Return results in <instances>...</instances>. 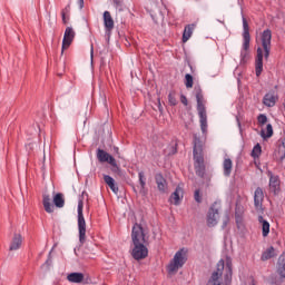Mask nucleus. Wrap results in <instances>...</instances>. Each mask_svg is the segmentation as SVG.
I'll list each match as a JSON object with an SVG mask.
<instances>
[{"mask_svg":"<svg viewBox=\"0 0 285 285\" xmlns=\"http://www.w3.org/2000/svg\"><path fill=\"white\" fill-rule=\"evenodd\" d=\"M224 275L225 284L228 285L233 281V258L226 256L225 261L217 263L216 271L213 272L207 285H222V276Z\"/></svg>","mask_w":285,"mask_h":285,"instance_id":"7ed1b4c3","label":"nucleus"},{"mask_svg":"<svg viewBox=\"0 0 285 285\" xmlns=\"http://www.w3.org/2000/svg\"><path fill=\"white\" fill-rule=\"evenodd\" d=\"M116 8H124V0H114Z\"/></svg>","mask_w":285,"mask_h":285,"instance_id":"e433bc0d","label":"nucleus"},{"mask_svg":"<svg viewBox=\"0 0 285 285\" xmlns=\"http://www.w3.org/2000/svg\"><path fill=\"white\" fill-rule=\"evenodd\" d=\"M42 204L46 213H55V206L52 205V198L48 194H43Z\"/></svg>","mask_w":285,"mask_h":285,"instance_id":"a211bd4d","label":"nucleus"},{"mask_svg":"<svg viewBox=\"0 0 285 285\" xmlns=\"http://www.w3.org/2000/svg\"><path fill=\"white\" fill-rule=\"evenodd\" d=\"M264 190L262 187H257L254 193V206L258 213H264Z\"/></svg>","mask_w":285,"mask_h":285,"instance_id":"9b49d317","label":"nucleus"},{"mask_svg":"<svg viewBox=\"0 0 285 285\" xmlns=\"http://www.w3.org/2000/svg\"><path fill=\"white\" fill-rule=\"evenodd\" d=\"M273 41V31L266 29L261 33V43L262 47L256 49V59H255V72L256 77H259L264 71V58L268 59L271 57V46Z\"/></svg>","mask_w":285,"mask_h":285,"instance_id":"f257e3e1","label":"nucleus"},{"mask_svg":"<svg viewBox=\"0 0 285 285\" xmlns=\"http://www.w3.org/2000/svg\"><path fill=\"white\" fill-rule=\"evenodd\" d=\"M181 199H184V188L180 186L176 187L175 191L170 195L169 202L174 204V206H179L181 204Z\"/></svg>","mask_w":285,"mask_h":285,"instance_id":"ddd939ff","label":"nucleus"},{"mask_svg":"<svg viewBox=\"0 0 285 285\" xmlns=\"http://www.w3.org/2000/svg\"><path fill=\"white\" fill-rule=\"evenodd\" d=\"M243 19V47L240 50V63H245L246 59L248 58V50L250 48V29L248 27V21L244 14L242 16Z\"/></svg>","mask_w":285,"mask_h":285,"instance_id":"20e7f679","label":"nucleus"},{"mask_svg":"<svg viewBox=\"0 0 285 285\" xmlns=\"http://www.w3.org/2000/svg\"><path fill=\"white\" fill-rule=\"evenodd\" d=\"M194 199H195V202H197V204H202V194H200L199 189L195 190Z\"/></svg>","mask_w":285,"mask_h":285,"instance_id":"c9c22d12","label":"nucleus"},{"mask_svg":"<svg viewBox=\"0 0 285 285\" xmlns=\"http://www.w3.org/2000/svg\"><path fill=\"white\" fill-rule=\"evenodd\" d=\"M104 181H105V184H107V186H109L110 190H112V193H115V195H117L119 193V187H117V185L115 184V178H112V176L105 175Z\"/></svg>","mask_w":285,"mask_h":285,"instance_id":"5701e85b","label":"nucleus"},{"mask_svg":"<svg viewBox=\"0 0 285 285\" xmlns=\"http://www.w3.org/2000/svg\"><path fill=\"white\" fill-rule=\"evenodd\" d=\"M277 254L275 253V247L269 246L262 253L261 259L262 262H268V259H273Z\"/></svg>","mask_w":285,"mask_h":285,"instance_id":"b1692460","label":"nucleus"},{"mask_svg":"<svg viewBox=\"0 0 285 285\" xmlns=\"http://www.w3.org/2000/svg\"><path fill=\"white\" fill-rule=\"evenodd\" d=\"M180 101L181 104H184V106H188V99L186 98V96H180Z\"/></svg>","mask_w":285,"mask_h":285,"instance_id":"4c0bfd02","label":"nucleus"},{"mask_svg":"<svg viewBox=\"0 0 285 285\" xmlns=\"http://www.w3.org/2000/svg\"><path fill=\"white\" fill-rule=\"evenodd\" d=\"M131 240L134 244L131 250V257L139 262V259H146L148 257V247H146V234L144 227L139 224H135L131 230Z\"/></svg>","mask_w":285,"mask_h":285,"instance_id":"f03ea898","label":"nucleus"},{"mask_svg":"<svg viewBox=\"0 0 285 285\" xmlns=\"http://www.w3.org/2000/svg\"><path fill=\"white\" fill-rule=\"evenodd\" d=\"M261 137L263 139H271L273 137V125L267 124L266 128L261 130Z\"/></svg>","mask_w":285,"mask_h":285,"instance_id":"bb28decb","label":"nucleus"},{"mask_svg":"<svg viewBox=\"0 0 285 285\" xmlns=\"http://www.w3.org/2000/svg\"><path fill=\"white\" fill-rule=\"evenodd\" d=\"M78 6L80 10H83V0H78Z\"/></svg>","mask_w":285,"mask_h":285,"instance_id":"58836bf2","label":"nucleus"},{"mask_svg":"<svg viewBox=\"0 0 285 285\" xmlns=\"http://www.w3.org/2000/svg\"><path fill=\"white\" fill-rule=\"evenodd\" d=\"M197 108H206V100H204V94H202V88L195 87Z\"/></svg>","mask_w":285,"mask_h":285,"instance_id":"393cba45","label":"nucleus"},{"mask_svg":"<svg viewBox=\"0 0 285 285\" xmlns=\"http://www.w3.org/2000/svg\"><path fill=\"white\" fill-rule=\"evenodd\" d=\"M258 224L262 226L263 237H268V234L271 233V223L264 219V216L261 215L258 216Z\"/></svg>","mask_w":285,"mask_h":285,"instance_id":"aec40b11","label":"nucleus"},{"mask_svg":"<svg viewBox=\"0 0 285 285\" xmlns=\"http://www.w3.org/2000/svg\"><path fill=\"white\" fill-rule=\"evenodd\" d=\"M195 30V24H187L183 32V43H186L190 37H193V31Z\"/></svg>","mask_w":285,"mask_h":285,"instance_id":"a878e982","label":"nucleus"},{"mask_svg":"<svg viewBox=\"0 0 285 285\" xmlns=\"http://www.w3.org/2000/svg\"><path fill=\"white\" fill-rule=\"evenodd\" d=\"M199 124L203 135L208 132V115L206 114V108L198 109Z\"/></svg>","mask_w":285,"mask_h":285,"instance_id":"f8f14e48","label":"nucleus"},{"mask_svg":"<svg viewBox=\"0 0 285 285\" xmlns=\"http://www.w3.org/2000/svg\"><path fill=\"white\" fill-rule=\"evenodd\" d=\"M217 219H219V207H217V203H215L208 210L207 225L209 227L217 226Z\"/></svg>","mask_w":285,"mask_h":285,"instance_id":"1a4fd4ad","label":"nucleus"},{"mask_svg":"<svg viewBox=\"0 0 285 285\" xmlns=\"http://www.w3.org/2000/svg\"><path fill=\"white\" fill-rule=\"evenodd\" d=\"M70 12V6H67L62 11H61V17H62V23H68V18L66 16Z\"/></svg>","mask_w":285,"mask_h":285,"instance_id":"72a5a7b5","label":"nucleus"},{"mask_svg":"<svg viewBox=\"0 0 285 285\" xmlns=\"http://www.w3.org/2000/svg\"><path fill=\"white\" fill-rule=\"evenodd\" d=\"M283 257H284V255H281V256H279V262H282Z\"/></svg>","mask_w":285,"mask_h":285,"instance_id":"79ce46f5","label":"nucleus"},{"mask_svg":"<svg viewBox=\"0 0 285 285\" xmlns=\"http://www.w3.org/2000/svg\"><path fill=\"white\" fill-rule=\"evenodd\" d=\"M223 173L225 177H230L233 173V160L230 158H225L223 161Z\"/></svg>","mask_w":285,"mask_h":285,"instance_id":"4be33fe9","label":"nucleus"},{"mask_svg":"<svg viewBox=\"0 0 285 285\" xmlns=\"http://www.w3.org/2000/svg\"><path fill=\"white\" fill-rule=\"evenodd\" d=\"M75 29H72V27H67L65 30V35H63V39H62V47L61 50L63 52V50L70 48V46L72 45V41H75Z\"/></svg>","mask_w":285,"mask_h":285,"instance_id":"9d476101","label":"nucleus"},{"mask_svg":"<svg viewBox=\"0 0 285 285\" xmlns=\"http://www.w3.org/2000/svg\"><path fill=\"white\" fill-rule=\"evenodd\" d=\"M115 153H117V155H119V148H115Z\"/></svg>","mask_w":285,"mask_h":285,"instance_id":"ea45409f","label":"nucleus"},{"mask_svg":"<svg viewBox=\"0 0 285 285\" xmlns=\"http://www.w3.org/2000/svg\"><path fill=\"white\" fill-rule=\"evenodd\" d=\"M277 92L275 91H269L267 92L264 98H263V104L264 106H266L267 108H273L275 106V104H277Z\"/></svg>","mask_w":285,"mask_h":285,"instance_id":"4468645a","label":"nucleus"},{"mask_svg":"<svg viewBox=\"0 0 285 285\" xmlns=\"http://www.w3.org/2000/svg\"><path fill=\"white\" fill-rule=\"evenodd\" d=\"M168 101H169V106H177V97L175 95V92H169L168 95Z\"/></svg>","mask_w":285,"mask_h":285,"instance_id":"2f4dec72","label":"nucleus"},{"mask_svg":"<svg viewBox=\"0 0 285 285\" xmlns=\"http://www.w3.org/2000/svg\"><path fill=\"white\" fill-rule=\"evenodd\" d=\"M194 161L196 171L202 175V166H204V156L202 155V142L199 139L194 140Z\"/></svg>","mask_w":285,"mask_h":285,"instance_id":"0eeeda50","label":"nucleus"},{"mask_svg":"<svg viewBox=\"0 0 285 285\" xmlns=\"http://www.w3.org/2000/svg\"><path fill=\"white\" fill-rule=\"evenodd\" d=\"M257 121H258L259 126H265V124L268 122V117H266V115H264V114H261L257 117Z\"/></svg>","mask_w":285,"mask_h":285,"instance_id":"473e14b6","label":"nucleus"},{"mask_svg":"<svg viewBox=\"0 0 285 285\" xmlns=\"http://www.w3.org/2000/svg\"><path fill=\"white\" fill-rule=\"evenodd\" d=\"M138 179H139V184L141 186V189L144 190V188H146V174H144V171H139L138 173Z\"/></svg>","mask_w":285,"mask_h":285,"instance_id":"7c9ffc66","label":"nucleus"},{"mask_svg":"<svg viewBox=\"0 0 285 285\" xmlns=\"http://www.w3.org/2000/svg\"><path fill=\"white\" fill-rule=\"evenodd\" d=\"M53 204L57 208H63L66 200L63 199V194H56L53 196Z\"/></svg>","mask_w":285,"mask_h":285,"instance_id":"cd10ccee","label":"nucleus"},{"mask_svg":"<svg viewBox=\"0 0 285 285\" xmlns=\"http://www.w3.org/2000/svg\"><path fill=\"white\" fill-rule=\"evenodd\" d=\"M252 285H255V283H253Z\"/></svg>","mask_w":285,"mask_h":285,"instance_id":"c03bdc74","label":"nucleus"},{"mask_svg":"<svg viewBox=\"0 0 285 285\" xmlns=\"http://www.w3.org/2000/svg\"><path fill=\"white\" fill-rule=\"evenodd\" d=\"M22 244H23V237L21 236V234H14L10 243L9 250H19Z\"/></svg>","mask_w":285,"mask_h":285,"instance_id":"f3484780","label":"nucleus"},{"mask_svg":"<svg viewBox=\"0 0 285 285\" xmlns=\"http://www.w3.org/2000/svg\"><path fill=\"white\" fill-rule=\"evenodd\" d=\"M259 155H262V146L259 144L255 145L252 150V157L254 159L259 158Z\"/></svg>","mask_w":285,"mask_h":285,"instance_id":"c85d7f7f","label":"nucleus"},{"mask_svg":"<svg viewBox=\"0 0 285 285\" xmlns=\"http://www.w3.org/2000/svg\"><path fill=\"white\" fill-rule=\"evenodd\" d=\"M185 86L186 88L193 87V76L190 73L185 75Z\"/></svg>","mask_w":285,"mask_h":285,"instance_id":"f704fd0d","label":"nucleus"},{"mask_svg":"<svg viewBox=\"0 0 285 285\" xmlns=\"http://www.w3.org/2000/svg\"><path fill=\"white\" fill-rule=\"evenodd\" d=\"M67 279L71 284H81V282H83V273H78V272L70 273L68 274Z\"/></svg>","mask_w":285,"mask_h":285,"instance_id":"412c9836","label":"nucleus"},{"mask_svg":"<svg viewBox=\"0 0 285 285\" xmlns=\"http://www.w3.org/2000/svg\"><path fill=\"white\" fill-rule=\"evenodd\" d=\"M184 264H186V252L184 249H180L176 252L174 258L167 266L169 275H175V273H177L179 268H184Z\"/></svg>","mask_w":285,"mask_h":285,"instance_id":"39448f33","label":"nucleus"},{"mask_svg":"<svg viewBox=\"0 0 285 285\" xmlns=\"http://www.w3.org/2000/svg\"><path fill=\"white\" fill-rule=\"evenodd\" d=\"M97 159L100 164H110L114 170H119V165H117V160L112 155L108 154V151L104 149H97Z\"/></svg>","mask_w":285,"mask_h":285,"instance_id":"6e6552de","label":"nucleus"},{"mask_svg":"<svg viewBox=\"0 0 285 285\" xmlns=\"http://www.w3.org/2000/svg\"><path fill=\"white\" fill-rule=\"evenodd\" d=\"M104 26L106 32H112L115 29V20H112V16L109 13V11L104 12Z\"/></svg>","mask_w":285,"mask_h":285,"instance_id":"2eb2a0df","label":"nucleus"},{"mask_svg":"<svg viewBox=\"0 0 285 285\" xmlns=\"http://www.w3.org/2000/svg\"><path fill=\"white\" fill-rule=\"evenodd\" d=\"M94 52H95V51H94V49H92V47H91V59H92V55H94Z\"/></svg>","mask_w":285,"mask_h":285,"instance_id":"a19ab883","label":"nucleus"},{"mask_svg":"<svg viewBox=\"0 0 285 285\" xmlns=\"http://www.w3.org/2000/svg\"><path fill=\"white\" fill-rule=\"evenodd\" d=\"M269 176V188L274 195L279 193V177L274 176L273 173H268Z\"/></svg>","mask_w":285,"mask_h":285,"instance_id":"dca6fc26","label":"nucleus"},{"mask_svg":"<svg viewBox=\"0 0 285 285\" xmlns=\"http://www.w3.org/2000/svg\"><path fill=\"white\" fill-rule=\"evenodd\" d=\"M156 184L160 193H166V190H168V183L166 181V178H164L161 174L156 175Z\"/></svg>","mask_w":285,"mask_h":285,"instance_id":"6ab92c4d","label":"nucleus"},{"mask_svg":"<svg viewBox=\"0 0 285 285\" xmlns=\"http://www.w3.org/2000/svg\"><path fill=\"white\" fill-rule=\"evenodd\" d=\"M159 112H161V109H159Z\"/></svg>","mask_w":285,"mask_h":285,"instance_id":"37998d69","label":"nucleus"},{"mask_svg":"<svg viewBox=\"0 0 285 285\" xmlns=\"http://www.w3.org/2000/svg\"><path fill=\"white\" fill-rule=\"evenodd\" d=\"M78 232L80 244L86 243V218L83 217V200L78 202Z\"/></svg>","mask_w":285,"mask_h":285,"instance_id":"423d86ee","label":"nucleus"},{"mask_svg":"<svg viewBox=\"0 0 285 285\" xmlns=\"http://www.w3.org/2000/svg\"><path fill=\"white\" fill-rule=\"evenodd\" d=\"M277 273H278L279 277L285 279V261H282V263L278 264Z\"/></svg>","mask_w":285,"mask_h":285,"instance_id":"c756f323","label":"nucleus"}]
</instances>
